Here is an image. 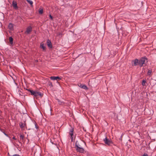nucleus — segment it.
Returning a JSON list of instances; mask_svg holds the SVG:
<instances>
[{
  "mask_svg": "<svg viewBox=\"0 0 156 156\" xmlns=\"http://www.w3.org/2000/svg\"><path fill=\"white\" fill-rule=\"evenodd\" d=\"M78 86L83 89H85V90L88 89V88L85 85H82L81 84H78Z\"/></svg>",
  "mask_w": 156,
  "mask_h": 156,
  "instance_id": "1a4fd4ad",
  "label": "nucleus"
},
{
  "mask_svg": "<svg viewBox=\"0 0 156 156\" xmlns=\"http://www.w3.org/2000/svg\"><path fill=\"white\" fill-rule=\"evenodd\" d=\"M40 47L41 48L43 49V50L45 49V47L44 46V44H41Z\"/></svg>",
  "mask_w": 156,
  "mask_h": 156,
  "instance_id": "2eb2a0df",
  "label": "nucleus"
},
{
  "mask_svg": "<svg viewBox=\"0 0 156 156\" xmlns=\"http://www.w3.org/2000/svg\"><path fill=\"white\" fill-rule=\"evenodd\" d=\"M50 79L51 80H61V78L58 76H51L50 77Z\"/></svg>",
  "mask_w": 156,
  "mask_h": 156,
  "instance_id": "9d476101",
  "label": "nucleus"
},
{
  "mask_svg": "<svg viewBox=\"0 0 156 156\" xmlns=\"http://www.w3.org/2000/svg\"><path fill=\"white\" fill-rule=\"evenodd\" d=\"M147 62V59L146 58H142L139 60V65L142 66L144 65H145Z\"/></svg>",
  "mask_w": 156,
  "mask_h": 156,
  "instance_id": "f257e3e1",
  "label": "nucleus"
},
{
  "mask_svg": "<svg viewBox=\"0 0 156 156\" xmlns=\"http://www.w3.org/2000/svg\"><path fill=\"white\" fill-rule=\"evenodd\" d=\"M9 28L11 30H12L13 29V25L12 23H10L9 24L8 26Z\"/></svg>",
  "mask_w": 156,
  "mask_h": 156,
  "instance_id": "ddd939ff",
  "label": "nucleus"
},
{
  "mask_svg": "<svg viewBox=\"0 0 156 156\" xmlns=\"http://www.w3.org/2000/svg\"><path fill=\"white\" fill-rule=\"evenodd\" d=\"M146 83V80H143L142 83V84L143 86H144L145 85V83Z\"/></svg>",
  "mask_w": 156,
  "mask_h": 156,
  "instance_id": "dca6fc26",
  "label": "nucleus"
},
{
  "mask_svg": "<svg viewBox=\"0 0 156 156\" xmlns=\"http://www.w3.org/2000/svg\"><path fill=\"white\" fill-rule=\"evenodd\" d=\"M24 138V136L23 135H20V139L23 140Z\"/></svg>",
  "mask_w": 156,
  "mask_h": 156,
  "instance_id": "6ab92c4d",
  "label": "nucleus"
},
{
  "mask_svg": "<svg viewBox=\"0 0 156 156\" xmlns=\"http://www.w3.org/2000/svg\"><path fill=\"white\" fill-rule=\"evenodd\" d=\"M151 73V70H149L148 71V74L149 75H150Z\"/></svg>",
  "mask_w": 156,
  "mask_h": 156,
  "instance_id": "412c9836",
  "label": "nucleus"
},
{
  "mask_svg": "<svg viewBox=\"0 0 156 156\" xmlns=\"http://www.w3.org/2000/svg\"><path fill=\"white\" fill-rule=\"evenodd\" d=\"M49 16L50 17V18L51 20H52V19H53V17H52V16H51V15H49Z\"/></svg>",
  "mask_w": 156,
  "mask_h": 156,
  "instance_id": "5701e85b",
  "label": "nucleus"
},
{
  "mask_svg": "<svg viewBox=\"0 0 156 156\" xmlns=\"http://www.w3.org/2000/svg\"><path fill=\"white\" fill-rule=\"evenodd\" d=\"M104 141L105 144L108 145H109L112 143V141L108 139H107L106 137L104 139Z\"/></svg>",
  "mask_w": 156,
  "mask_h": 156,
  "instance_id": "20e7f679",
  "label": "nucleus"
},
{
  "mask_svg": "<svg viewBox=\"0 0 156 156\" xmlns=\"http://www.w3.org/2000/svg\"><path fill=\"white\" fill-rule=\"evenodd\" d=\"M9 43L10 44V45L12 46V45L13 44V39L11 37H10L9 38Z\"/></svg>",
  "mask_w": 156,
  "mask_h": 156,
  "instance_id": "f8f14e48",
  "label": "nucleus"
},
{
  "mask_svg": "<svg viewBox=\"0 0 156 156\" xmlns=\"http://www.w3.org/2000/svg\"><path fill=\"white\" fill-rule=\"evenodd\" d=\"M39 12L40 14H42L43 12V10L42 9H40L39 11Z\"/></svg>",
  "mask_w": 156,
  "mask_h": 156,
  "instance_id": "aec40b11",
  "label": "nucleus"
},
{
  "mask_svg": "<svg viewBox=\"0 0 156 156\" xmlns=\"http://www.w3.org/2000/svg\"><path fill=\"white\" fill-rule=\"evenodd\" d=\"M69 134L71 136V141H72L73 140L72 136L73 135V129L72 127H71V129L70 130Z\"/></svg>",
  "mask_w": 156,
  "mask_h": 156,
  "instance_id": "423d86ee",
  "label": "nucleus"
},
{
  "mask_svg": "<svg viewBox=\"0 0 156 156\" xmlns=\"http://www.w3.org/2000/svg\"><path fill=\"white\" fill-rule=\"evenodd\" d=\"M75 147L77 151L79 152L80 153H83V152L84 151V149L81 147L78 144V141L76 142Z\"/></svg>",
  "mask_w": 156,
  "mask_h": 156,
  "instance_id": "7ed1b4c3",
  "label": "nucleus"
},
{
  "mask_svg": "<svg viewBox=\"0 0 156 156\" xmlns=\"http://www.w3.org/2000/svg\"><path fill=\"white\" fill-rule=\"evenodd\" d=\"M27 90L29 91L31 93L32 95H34L35 97H37L38 96L41 97L42 96V94L41 93L37 91H34L30 90Z\"/></svg>",
  "mask_w": 156,
  "mask_h": 156,
  "instance_id": "f03ea898",
  "label": "nucleus"
},
{
  "mask_svg": "<svg viewBox=\"0 0 156 156\" xmlns=\"http://www.w3.org/2000/svg\"><path fill=\"white\" fill-rule=\"evenodd\" d=\"M57 101L59 104L60 105H62L63 104V102L57 99Z\"/></svg>",
  "mask_w": 156,
  "mask_h": 156,
  "instance_id": "a211bd4d",
  "label": "nucleus"
},
{
  "mask_svg": "<svg viewBox=\"0 0 156 156\" xmlns=\"http://www.w3.org/2000/svg\"><path fill=\"white\" fill-rule=\"evenodd\" d=\"M47 45L49 48H52V44L51 41L49 40H48L47 41Z\"/></svg>",
  "mask_w": 156,
  "mask_h": 156,
  "instance_id": "9b49d317",
  "label": "nucleus"
},
{
  "mask_svg": "<svg viewBox=\"0 0 156 156\" xmlns=\"http://www.w3.org/2000/svg\"><path fill=\"white\" fill-rule=\"evenodd\" d=\"M132 63L133 66H136L137 65H139V60L136 59L133 61H132Z\"/></svg>",
  "mask_w": 156,
  "mask_h": 156,
  "instance_id": "39448f33",
  "label": "nucleus"
},
{
  "mask_svg": "<svg viewBox=\"0 0 156 156\" xmlns=\"http://www.w3.org/2000/svg\"><path fill=\"white\" fill-rule=\"evenodd\" d=\"M142 156H148V154L146 153H144Z\"/></svg>",
  "mask_w": 156,
  "mask_h": 156,
  "instance_id": "4be33fe9",
  "label": "nucleus"
},
{
  "mask_svg": "<svg viewBox=\"0 0 156 156\" xmlns=\"http://www.w3.org/2000/svg\"><path fill=\"white\" fill-rule=\"evenodd\" d=\"M12 138L14 139V140H16V139L15 138V137H13Z\"/></svg>",
  "mask_w": 156,
  "mask_h": 156,
  "instance_id": "b1692460",
  "label": "nucleus"
},
{
  "mask_svg": "<svg viewBox=\"0 0 156 156\" xmlns=\"http://www.w3.org/2000/svg\"><path fill=\"white\" fill-rule=\"evenodd\" d=\"M12 5L13 7L15 9H18V7L17 5V3L15 1H13Z\"/></svg>",
  "mask_w": 156,
  "mask_h": 156,
  "instance_id": "0eeeda50",
  "label": "nucleus"
},
{
  "mask_svg": "<svg viewBox=\"0 0 156 156\" xmlns=\"http://www.w3.org/2000/svg\"><path fill=\"white\" fill-rule=\"evenodd\" d=\"M26 1L31 5H32L33 2L31 0H26Z\"/></svg>",
  "mask_w": 156,
  "mask_h": 156,
  "instance_id": "f3484780",
  "label": "nucleus"
},
{
  "mask_svg": "<svg viewBox=\"0 0 156 156\" xmlns=\"http://www.w3.org/2000/svg\"><path fill=\"white\" fill-rule=\"evenodd\" d=\"M32 30V28L30 26H29L27 28L26 33L27 34H29Z\"/></svg>",
  "mask_w": 156,
  "mask_h": 156,
  "instance_id": "6e6552de",
  "label": "nucleus"
},
{
  "mask_svg": "<svg viewBox=\"0 0 156 156\" xmlns=\"http://www.w3.org/2000/svg\"><path fill=\"white\" fill-rule=\"evenodd\" d=\"M20 126L21 128H23L25 127V125L24 124L21 122L20 123Z\"/></svg>",
  "mask_w": 156,
  "mask_h": 156,
  "instance_id": "4468645a",
  "label": "nucleus"
}]
</instances>
